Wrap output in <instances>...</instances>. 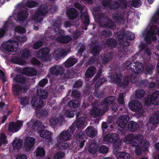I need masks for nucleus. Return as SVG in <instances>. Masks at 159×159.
Listing matches in <instances>:
<instances>
[{
  "mask_svg": "<svg viewBox=\"0 0 159 159\" xmlns=\"http://www.w3.org/2000/svg\"><path fill=\"white\" fill-rule=\"evenodd\" d=\"M115 97L113 96H110L104 99L103 103L105 105L108 106L113 104L115 102Z\"/></svg>",
  "mask_w": 159,
  "mask_h": 159,
  "instance_id": "nucleus-35",
  "label": "nucleus"
},
{
  "mask_svg": "<svg viewBox=\"0 0 159 159\" xmlns=\"http://www.w3.org/2000/svg\"><path fill=\"white\" fill-rule=\"evenodd\" d=\"M127 127L128 130L132 132L136 131L139 128V126L137 123L132 121L129 122Z\"/></svg>",
  "mask_w": 159,
  "mask_h": 159,
  "instance_id": "nucleus-21",
  "label": "nucleus"
},
{
  "mask_svg": "<svg viewBox=\"0 0 159 159\" xmlns=\"http://www.w3.org/2000/svg\"><path fill=\"white\" fill-rule=\"evenodd\" d=\"M71 137V135L67 130L63 131L57 137V143L65 142L69 140Z\"/></svg>",
  "mask_w": 159,
  "mask_h": 159,
  "instance_id": "nucleus-14",
  "label": "nucleus"
},
{
  "mask_svg": "<svg viewBox=\"0 0 159 159\" xmlns=\"http://www.w3.org/2000/svg\"><path fill=\"white\" fill-rule=\"evenodd\" d=\"M145 104L147 106H151L152 104L155 106L159 105V91L154 92L151 95L148 96L145 102Z\"/></svg>",
  "mask_w": 159,
  "mask_h": 159,
  "instance_id": "nucleus-4",
  "label": "nucleus"
},
{
  "mask_svg": "<svg viewBox=\"0 0 159 159\" xmlns=\"http://www.w3.org/2000/svg\"><path fill=\"white\" fill-rule=\"evenodd\" d=\"M86 137V135L85 132L81 131L76 134V138L80 141L84 140Z\"/></svg>",
  "mask_w": 159,
  "mask_h": 159,
  "instance_id": "nucleus-53",
  "label": "nucleus"
},
{
  "mask_svg": "<svg viewBox=\"0 0 159 159\" xmlns=\"http://www.w3.org/2000/svg\"><path fill=\"white\" fill-rule=\"evenodd\" d=\"M149 31L154 35L158 34H159V27L154 25L152 27L151 30Z\"/></svg>",
  "mask_w": 159,
  "mask_h": 159,
  "instance_id": "nucleus-64",
  "label": "nucleus"
},
{
  "mask_svg": "<svg viewBox=\"0 0 159 159\" xmlns=\"http://www.w3.org/2000/svg\"><path fill=\"white\" fill-rule=\"evenodd\" d=\"M60 121V119L57 117L52 118L49 120L50 125L52 127L57 125Z\"/></svg>",
  "mask_w": 159,
  "mask_h": 159,
  "instance_id": "nucleus-54",
  "label": "nucleus"
},
{
  "mask_svg": "<svg viewBox=\"0 0 159 159\" xmlns=\"http://www.w3.org/2000/svg\"><path fill=\"white\" fill-rule=\"evenodd\" d=\"M109 151L108 148L106 146L102 145L100 146L98 149L99 152L105 154L107 153Z\"/></svg>",
  "mask_w": 159,
  "mask_h": 159,
  "instance_id": "nucleus-59",
  "label": "nucleus"
},
{
  "mask_svg": "<svg viewBox=\"0 0 159 159\" xmlns=\"http://www.w3.org/2000/svg\"><path fill=\"white\" fill-rule=\"evenodd\" d=\"M39 134L40 136L43 138L46 139H49L52 140V134L51 132H50L47 130H43L40 131Z\"/></svg>",
  "mask_w": 159,
  "mask_h": 159,
  "instance_id": "nucleus-27",
  "label": "nucleus"
},
{
  "mask_svg": "<svg viewBox=\"0 0 159 159\" xmlns=\"http://www.w3.org/2000/svg\"><path fill=\"white\" fill-rule=\"evenodd\" d=\"M124 65L129 72L134 73H140L144 69L143 64L139 62L132 63L130 61H127L124 63Z\"/></svg>",
  "mask_w": 159,
  "mask_h": 159,
  "instance_id": "nucleus-2",
  "label": "nucleus"
},
{
  "mask_svg": "<svg viewBox=\"0 0 159 159\" xmlns=\"http://www.w3.org/2000/svg\"><path fill=\"white\" fill-rule=\"evenodd\" d=\"M28 14L27 11L19 12L17 15V18L20 21L23 22L28 17Z\"/></svg>",
  "mask_w": 159,
  "mask_h": 159,
  "instance_id": "nucleus-30",
  "label": "nucleus"
},
{
  "mask_svg": "<svg viewBox=\"0 0 159 159\" xmlns=\"http://www.w3.org/2000/svg\"><path fill=\"white\" fill-rule=\"evenodd\" d=\"M140 136H143L141 134H138L134 136V135L132 134H127L124 139V142L126 144H131L136 142H137V140H139L140 137Z\"/></svg>",
  "mask_w": 159,
  "mask_h": 159,
  "instance_id": "nucleus-12",
  "label": "nucleus"
},
{
  "mask_svg": "<svg viewBox=\"0 0 159 159\" xmlns=\"http://www.w3.org/2000/svg\"><path fill=\"white\" fill-rule=\"evenodd\" d=\"M152 21L154 24H156L158 23V25H159V9H158L153 16L152 19Z\"/></svg>",
  "mask_w": 159,
  "mask_h": 159,
  "instance_id": "nucleus-50",
  "label": "nucleus"
},
{
  "mask_svg": "<svg viewBox=\"0 0 159 159\" xmlns=\"http://www.w3.org/2000/svg\"><path fill=\"white\" fill-rule=\"evenodd\" d=\"M65 153L62 152H57L53 156V159H61L65 157Z\"/></svg>",
  "mask_w": 159,
  "mask_h": 159,
  "instance_id": "nucleus-62",
  "label": "nucleus"
},
{
  "mask_svg": "<svg viewBox=\"0 0 159 159\" xmlns=\"http://www.w3.org/2000/svg\"><path fill=\"white\" fill-rule=\"evenodd\" d=\"M117 102L119 104L123 105L125 104L124 94L123 93H120L119 94L118 97L117 98Z\"/></svg>",
  "mask_w": 159,
  "mask_h": 159,
  "instance_id": "nucleus-60",
  "label": "nucleus"
},
{
  "mask_svg": "<svg viewBox=\"0 0 159 159\" xmlns=\"http://www.w3.org/2000/svg\"><path fill=\"white\" fill-rule=\"evenodd\" d=\"M102 74L101 70L99 71L93 79V81H96L95 85V89H98L107 80L105 77L103 76L102 77Z\"/></svg>",
  "mask_w": 159,
  "mask_h": 159,
  "instance_id": "nucleus-8",
  "label": "nucleus"
},
{
  "mask_svg": "<svg viewBox=\"0 0 159 159\" xmlns=\"http://www.w3.org/2000/svg\"><path fill=\"white\" fill-rule=\"evenodd\" d=\"M125 13L124 11H116L112 14V17L116 22L121 23L125 20L124 17Z\"/></svg>",
  "mask_w": 159,
  "mask_h": 159,
  "instance_id": "nucleus-10",
  "label": "nucleus"
},
{
  "mask_svg": "<svg viewBox=\"0 0 159 159\" xmlns=\"http://www.w3.org/2000/svg\"><path fill=\"white\" fill-rule=\"evenodd\" d=\"M66 14L70 19L73 20L77 18L78 13L75 9L72 8H69L67 10Z\"/></svg>",
  "mask_w": 159,
  "mask_h": 159,
  "instance_id": "nucleus-18",
  "label": "nucleus"
},
{
  "mask_svg": "<svg viewBox=\"0 0 159 159\" xmlns=\"http://www.w3.org/2000/svg\"><path fill=\"white\" fill-rule=\"evenodd\" d=\"M151 122L153 125L159 124V112H156L151 119Z\"/></svg>",
  "mask_w": 159,
  "mask_h": 159,
  "instance_id": "nucleus-41",
  "label": "nucleus"
},
{
  "mask_svg": "<svg viewBox=\"0 0 159 159\" xmlns=\"http://www.w3.org/2000/svg\"><path fill=\"white\" fill-rule=\"evenodd\" d=\"M99 23L102 27L108 28L111 30L115 28V24L112 20L107 17H103L99 19Z\"/></svg>",
  "mask_w": 159,
  "mask_h": 159,
  "instance_id": "nucleus-7",
  "label": "nucleus"
},
{
  "mask_svg": "<svg viewBox=\"0 0 159 159\" xmlns=\"http://www.w3.org/2000/svg\"><path fill=\"white\" fill-rule=\"evenodd\" d=\"M23 145L22 140L20 139L16 138L13 141L12 145L14 149L19 150L22 147Z\"/></svg>",
  "mask_w": 159,
  "mask_h": 159,
  "instance_id": "nucleus-28",
  "label": "nucleus"
},
{
  "mask_svg": "<svg viewBox=\"0 0 159 159\" xmlns=\"http://www.w3.org/2000/svg\"><path fill=\"white\" fill-rule=\"evenodd\" d=\"M69 52L64 49H62L61 51L59 52L56 55V57L58 59H60L61 58H63L66 56Z\"/></svg>",
  "mask_w": 159,
  "mask_h": 159,
  "instance_id": "nucleus-42",
  "label": "nucleus"
},
{
  "mask_svg": "<svg viewBox=\"0 0 159 159\" xmlns=\"http://www.w3.org/2000/svg\"><path fill=\"white\" fill-rule=\"evenodd\" d=\"M157 40V37L154 36L151 32L148 31L145 37V40L148 44L150 43L152 40L156 41Z\"/></svg>",
  "mask_w": 159,
  "mask_h": 159,
  "instance_id": "nucleus-29",
  "label": "nucleus"
},
{
  "mask_svg": "<svg viewBox=\"0 0 159 159\" xmlns=\"http://www.w3.org/2000/svg\"><path fill=\"white\" fill-rule=\"evenodd\" d=\"M116 156L118 159H129L130 157L129 154L122 152H118Z\"/></svg>",
  "mask_w": 159,
  "mask_h": 159,
  "instance_id": "nucleus-40",
  "label": "nucleus"
},
{
  "mask_svg": "<svg viewBox=\"0 0 159 159\" xmlns=\"http://www.w3.org/2000/svg\"><path fill=\"white\" fill-rule=\"evenodd\" d=\"M45 155V151L43 148L39 147L37 148L36 151V156L39 157H43Z\"/></svg>",
  "mask_w": 159,
  "mask_h": 159,
  "instance_id": "nucleus-43",
  "label": "nucleus"
},
{
  "mask_svg": "<svg viewBox=\"0 0 159 159\" xmlns=\"http://www.w3.org/2000/svg\"><path fill=\"white\" fill-rule=\"evenodd\" d=\"M19 43L16 40H9L3 43L2 45V48L6 52H15L17 50Z\"/></svg>",
  "mask_w": 159,
  "mask_h": 159,
  "instance_id": "nucleus-5",
  "label": "nucleus"
},
{
  "mask_svg": "<svg viewBox=\"0 0 159 159\" xmlns=\"http://www.w3.org/2000/svg\"><path fill=\"white\" fill-rule=\"evenodd\" d=\"M38 5L37 2L33 1H28L25 4V6L28 7H37Z\"/></svg>",
  "mask_w": 159,
  "mask_h": 159,
  "instance_id": "nucleus-57",
  "label": "nucleus"
},
{
  "mask_svg": "<svg viewBox=\"0 0 159 159\" xmlns=\"http://www.w3.org/2000/svg\"><path fill=\"white\" fill-rule=\"evenodd\" d=\"M118 138L115 134L110 133L107 134L104 137V140L111 143H115L118 140Z\"/></svg>",
  "mask_w": 159,
  "mask_h": 159,
  "instance_id": "nucleus-25",
  "label": "nucleus"
},
{
  "mask_svg": "<svg viewBox=\"0 0 159 159\" xmlns=\"http://www.w3.org/2000/svg\"><path fill=\"white\" fill-rule=\"evenodd\" d=\"M21 85L18 84H15L12 87V91L13 94L15 96H19L22 94Z\"/></svg>",
  "mask_w": 159,
  "mask_h": 159,
  "instance_id": "nucleus-22",
  "label": "nucleus"
},
{
  "mask_svg": "<svg viewBox=\"0 0 159 159\" xmlns=\"http://www.w3.org/2000/svg\"><path fill=\"white\" fill-rule=\"evenodd\" d=\"M64 71V68L61 66H54L49 69V71L51 75L56 76L62 75Z\"/></svg>",
  "mask_w": 159,
  "mask_h": 159,
  "instance_id": "nucleus-15",
  "label": "nucleus"
},
{
  "mask_svg": "<svg viewBox=\"0 0 159 159\" xmlns=\"http://www.w3.org/2000/svg\"><path fill=\"white\" fill-rule=\"evenodd\" d=\"M71 37L68 35L59 36L57 38V41L62 44H66L69 43L71 40Z\"/></svg>",
  "mask_w": 159,
  "mask_h": 159,
  "instance_id": "nucleus-23",
  "label": "nucleus"
},
{
  "mask_svg": "<svg viewBox=\"0 0 159 159\" xmlns=\"http://www.w3.org/2000/svg\"><path fill=\"white\" fill-rule=\"evenodd\" d=\"M140 136L139 140L137 141V143L136 142H133L132 144V147H135V152L138 155H140L142 153L141 149L139 146L141 144L143 139V136Z\"/></svg>",
  "mask_w": 159,
  "mask_h": 159,
  "instance_id": "nucleus-19",
  "label": "nucleus"
},
{
  "mask_svg": "<svg viewBox=\"0 0 159 159\" xmlns=\"http://www.w3.org/2000/svg\"><path fill=\"white\" fill-rule=\"evenodd\" d=\"M122 142L118 140H116V142L115 143H113L114 144L113 151L117 152L119 150L121 146L122 145Z\"/></svg>",
  "mask_w": 159,
  "mask_h": 159,
  "instance_id": "nucleus-58",
  "label": "nucleus"
},
{
  "mask_svg": "<svg viewBox=\"0 0 159 159\" xmlns=\"http://www.w3.org/2000/svg\"><path fill=\"white\" fill-rule=\"evenodd\" d=\"M80 100L73 99L68 103V105L70 107V108H77L80 106Z\"/></svg>",
  "mask_w": 159,
  "mask_h": 159,
  "instance_id": "nucleus-39",
  "label": "nucleus"
},
{
  "mask_svg": "<svg viewBox=\"0 0 159 159\" xmlns=\"http://www.w3.org/2000/svg\"><path fill=\"white\" fill-rule=\"evenodd\" d=\"M145 94L144 89L138 90L136 91L135 97L137 99H139L143 98Z\"/></svg>",
  "mask_w": 159,
  "mask_h": 159,
  "instance_id": "nucleus-48",
  "label": "nucleus"
},
{
  "mask_svg": "<svg viewBox=\"0 0 159 159\" xmlns=\"http://www.w3.org/2000/svg\"><path fill=\"white\" fill-rule=\"evenodd\" d=\"M23 125L22 121L18 120L16 122H11L9 123L8 130L9 132L15 133L18 131Z\"/></svg>",
  "mask_w": 159,
  "mask_h": 159,
  "instance_id": "nucleus-9",
  "label": "nucleus"
},
{
  "mask_svg": "<svg viewBox=\"0 0 159 159\" xmlns=\"http://www.w3.org/2000/svg\"><path fill=\"white\" fill-rule=\"evenodd\" d=\"M48 9L47 6L45 5H42L39 6L37 10L35 11L34 16V19L40 23L42 20L43 17L48 13Z\"/></svg>",
  "mask_w": 159,
  "mask_h": 159,
  "instance_id": "nucleus-3",
  "label": "nucleus"
},
{
  "mask_svg": "<svg viewBox=\"0 0 159 159\" xmlns=\"http://www.w3.org/2000/svg\"><path fill=\"white\" fill-rule=\"evenodd\" d=\"M20 53L21 57L25 59L27 58L31 55V53L29 50L25 48L23 50L20 51Z\"/></svg>",
  "mask_w": 159,
  "mask_h": 159,
  "instance_id": "nucleus-46",
  "label": "nucleus"
},
{
  "mask_svg": "<svg viewBox=\"0 0 159 159\" xmlns=\"http://www.w3.org/2000/svg\"><path fill=\"white\" fill-rule=\"evenodd\" d=\"M112 57L110 55H107L101 57L102 63L103 64H107L109 61L112 60Z\"/></svg>",
  "mask_w": 159,
  "mask_h": 159,
  "instance_id": "nucleus-51",
  "label": "nucleus"
},
{
  "mask_svg": "<svg viewBox=\"0 0 159 159\" xmlns=\"http://www.w3.org/2000/svg\"><path fill=\"white\" fill-rule=\"evenodd\" d=\"M36 94L39 98L34 97L31 101L32 107L34 109L41 108L44 105L43 102L42 100L45 99L48 96V92L46 90L38 88Z\"/></svg>",
  "mask_w": 159,
  "mask_h": 159,
  "instance_id": "nucleus-1",
  "label": "nucleus"
},
{
  "mask_svg": "<svg viewBox=\"0 0 159 159\" xmlns=\"http://www.w3.org/2000/svg\"><path fill=\"white\" fill-rule=\"evenodd\" d=\"M106 44L109 47L115 48L117 46L118 43L117 41L112 38H110L107 40Z\"/></svg>",
  "mask_w": 159,
  "mask_h": 159,
  "instance_id": "nucleus-37",
  "label": "nucleus"
},
{
  "mask_svg": "<svg viewBox=\"0 0 159 159\" xmlns=\"http://www.w3.org/2000/svg\"><path fill=\"white\" fill-rule=\"evenodd\" d=\"M50 52V50L48 48H43L38 52L36 56L42 61H47L49 58Z\"/></svg>",
  "mask_w": 159,
  "mask_h": 159,
  "instance_id": "nucleus-6",
  "label": "nucleus"
},
{
  "mask_svg": "<svg viewBox=\"0 0 159 159\" xmlns=\"http://www.w3.org/2000/svg\"><path fill=\"white\" fill-rule=\"evenodd\" d=\"M129 117L128 115H123L119 117L118 121L116 122L118 126L121 128H125L126 126Z\"/></svg>",
  "mask_w": 159,
  "mask_h": 159,
  "instance_id": "nucleus-13",
  "label": "nucleus"
},
{
  "mask_svg": "<svg viewBox=\"0 0 159 159\" xmlns=\"http://www.w3.org/2000/svg\"><path fill=\"white\" fill-rule=\"evenodd\" d=\"M120 4L117 1H111L109 6V8L111 10H116L120 7Z\"/></svg>",
  "mask_w": 159,
  "mask_h": 159,
  "instance_id": "nucleus-49",
  "label": "nucleus"
},
{
  "mask_svg": "<svg viewBox=\"0 0 159 159\" xmlns=\"http://www.w3.org/2000/svg\"><path fill=\"white\" fill-rule=\"evenodd\" d=\"M22 72L24 74L29 76L35 75L37 74V71L34 68L29 67L24 68Z\"/></svg>",
  "mask_w": 159,
  "mask_h": 159,
  "instance_id": "nucleus-20",
  "label": "nucleus"
},
{
  "mask_svg": "<svg viewBox=\"0 0 159 159\" xmlns=\"http://www.w3.org/2000/svg\"><path fill=\"white\" fill-rule=\"evenodd\" d=\"M85 119L84 117H80L77 119L76 122L77 128H84L85 127Z\"/></svg>",
  "mask_w": 159,
  "mask_h": 159,
  "instance_id": "nucleus-34",
  "label": "nucleus"
},
{
  "mask_svg": "<svg viewBox=\"0 0 159 159\" xmlns=\"http://www.w3.org/2000/svg\"><path fill=\"white\" fill-rule=\"evenodd\" d=\"M96 69L95 67L90 66L87 70L85 73V76L88 78H91L95 74Z\"/></svg>",
  "mask_w": 159,
  "mask_h": 159,
  "instance_id": "nucleus-31",
  "label": "nucleus"
},
{
  "mask_svg": "<svg viewBox=\"0 0 159 159\" xmlns=\"http://www.w3.org/2000/svg\"><path fill=\"white\" fill-rule=\"evenodd\" d=\"M13 79L16 82L23 84L26 81V78L21 75H17L15 76Z\"/></svg>",
  "mask_w": 159,
  "mask_h": 159,
  "instance_id": "nucleus-38",
  "label": "nucleus"
},
{
  "mask_svg": "<svg viewBox=\"0 0 159 159\" xmlns=\"http://www.w3.org/2000/svg\"><path fill=\"white\" fill-rule=\"evenodd\" d=\"M35 140L33 137H29L25 139L24 142V147L28 151H31L35 143Z\"/></svg>",
  "mask_w": 159,
  "mask_h": 159,
  "instance_id": "nucleus-16",
  "label": "nucleus"
},
{
  "mask_svg": "<svg viewBox=\"0 0 159 159\" xmlns=\"http://www.w3.org/2000/svg\"><path fill=\"white\" fill-rule=\"evenodd\" d=\"M29 98L26 96L21 97L20 98V104L24 106H25L28 104Z\"/></svg>",
  "mask_w": 159,
  "mask_h": 159,
  "instance_id": "nucleus-56",
  "label": "nucleus"
},
{
  "mask_svg": "<svg viewBox=\"0 0 159 159\" xmlns=\"http://www.w3.org/2000/svg\"><path fill=\"white\" fill-rule=\"evenodd\" d=\"M110 77L113 82L120 84L121 82L122 76L120 74H112L110 75Z\"/></svg>",
  "mask_w": 159,
  "mask_h": 159,
  "instance_id": "nucleus-26",
  "label": "nucleus"
},
{
  "mask_svg": "<svg viewBox=\"0 0 159 159\" xmlns=\"http://www.w3.org/2000/svg\"><path fill=\"white\" fill-rule=\"evenodd\" d=\"M42 124L41 121L36 120L33 122L32 127L34 129H37L39 131V129L42 128Z\"/></svg>",
  "mask_w": 159,
  "mask_h": 159,
  "instance_id": "nucleus-47",
  "label": "nucleus"
},
{
  "mask_svg": "<svg viewBox=\"0 0 159 159\" xmlns=\"http://www.w3.org/2000/svg\"><path fill=\"white\" fill-rule=\"evenodd\" d=\"M77 61L76 58L70 57L65 62V66L67 68L72 66L77 62Z\"/></svg>",
  "mask_w": 159,
  "mask_h": 159,
  "instance_id": "nucleus-33",
  "label": "nucleus"
},
{
  "mask_svg": "<svg viewBox=\"0 0 159 159\" xmlns=\"http://www.w3.org/2000/svg\"><path fill=\"white\" fill-rule=\"evenodd\" d=\"M62 79H67L72 78L75 76L74 73L71 70H67L65 72V71L62 74Z\"/></svg>",
  "mask_w": 159,
  "mask_h": 159,
  "instance_id": "nucleus-36",
  "label": "nucleus"
},
{
  "mask_svg": "<svg viewBox=\"0 0 159 159\" xmlns=\"http://www.w3.org/2000/svg\"><path fill=\"white\" fill-rule=\"evenodd\" d=\"M128 105L129 109L135 112L139 111L142 108L141 102L136 100L131 101Z\"/></svg>",
  "mask_w": 159,
  "mask_h": 159,
  "instance_id": "nucleus-11",
  "label": "nucleus"
},
{
  "mask_svg": "<svg viewBox=\"0 0 159 159\" xmlns=\"http://www.w3.org/2000/svg\"><path fill=\"white\" fill-rule=\"evenodd\" d=\"M148 84V80L146 79H143L138 83L136 85L138 87H145L147 86Z\"/></svg>",
  "mask_w": 159,
  "mask_h": 159,
  "instance_id": "nucleus-55",
  "label": "nucleus"
},
{
  "mask_svg": "<svg viewBox=\"0 0 159 159\" xmlns=\"http://www.w3.org/2000/svg\"><path fill=\"white\" fill-rule=\"evenodd\" d=\"M126 39L129 40H133L135 38V35L132 32L127 31L125 33Z\"/></svg>",
  "mask_w": 159,
  "mask_h": 159,
  "instance_id": "nucleus-61",
  "label": "nucleus"
},
{
  "mask_svg": "<svg viewBox=\"0 0 159 159\" xmlns=\"http://www.w3.org/2000/svg\"><path fill=\"white\" fill-rule=\"evenodd\" d=\"M71 97L75 99L80 101L81 94L76 89L73 90L71 93Z\"/></svg>",
  "mask_w": 159,
  "mask_h": 159,
  "instance_id": "nucleus-44",
  "label": "nucleus"
},
{
  "mask_svg": "<svg viewBox=\"0 0 159 159\" xmlns=\"http://www.w3.org/2000/svg\"><path fill=\"white\" fill-rule=\"evenodd\" d=\"M85 132L86 135L91 138L95 137L96 135V131L92 126L88 127L85 129Z\"/></svg>",
  "mask_w": 159,
  "mask_h": 159,
  "instance_id": "nucleus-32",
  "label": "nucleus"
},
{
  "mask_svg": "<svg viewBox=\"0 0 159 159\" xmlns=\"http://www.w3.org/2000/svg\"><path fill=\"white\" fill-rule=\"evenodd\" d=\"M7 137L6 135L3 133H1L0 134V147L1 146L2 144H6L7 142Z\"/></svg>",
  "mask_w": 159,
  "mask_h": 159,
  "instance_id": "nucleus-52",
  "label": "nucleus"
},
{
  "mask_svg": "<svg viewBox=\"0 0 159 159\" xmlns=\"http://www.w3.org/2000/svg\"><path fill=\"white\" fill-rule=\"evenodd\" d=\"M139 48L140 50L143 52V54L145 56L150 57L152 53L150 49L146 44L144 43L141 44L139 46Z\"/></svg>",
  "mask_w": 159,
  "mask_h": 159,
  "instance_id": "nucleus-24",
  "label": "nucleus"
},
{
  "mask_svg": "<svg viewBox=\"0 0 159 159\" xmlns=\"http://www.w3.org/2000/svg\"><path fill=\"white\" fill-rule=\"evenodd\" d=\"M90 112L91 116L94 118L101 116L103 115L104 113L101 112V110L98 104L93 105V108L90 110Z\"/></svg>",
  "mask_w": 159,
  "mask_h": 159,
  "instance_id": "nucleus-17",
  "label": "nucleus"
},
{
  "mask_svg": "<svg viewBox=\"0 0 159 159\" xmlns=\"http://www.w3.org/2000/svg\"><path fill=\"white\" fill-rule=\"evenodd\" d=\"M43 44V41L40 40L34 43L33 45V48L35 49H37L42 46Z\"/></svg>",
  "mask_w": 159,
  "mask_h": 159,
  "instance_id": "nucleus-63",
  "label": "nucleus"
},
{
  "mask_svg": "<svg viewBox=\"0 0 159 159\" xmlns=\"http://www.w3.org/2000/svg\"><path fill=\"white\" fill-rule=\"evenodd\" d=\"M101 48L102 47L101 46L96 45L92 48V53L93 55L96 56L99 54Z\"/></svg>",
  "mask_w": 159,
  "mask_h": 159,
  "instance_id": "nucleus-45",
  "label": "nucleus"
}]
</instances>
